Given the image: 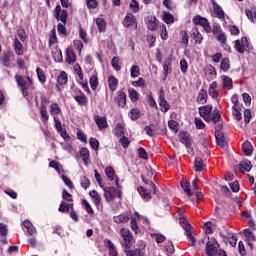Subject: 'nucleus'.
<instances>
[{
    "mask_svg": "<svg viewBox=\"0 0 256 256\" xmlns=\"http://www.w3.org/2000/svg\"><path fill=\"white\" fill-rule=\"evenodd\" d=\"M251 169H253V165L249 160H244L236 166V171H241L242 173H245V171L249 172Z\"/></svg>",
    "mask_w": 256,
    "mask_h": 256,
    "instance_id": "13",
    "label": "nucleus"
},
{
    "mask_svg": "<svg viewBox=\"0 0 256 256\" xmlns=\"http://www.w3.org/2000/svg\"><path fill=\"white\" fill-rule=\"evenodd\" d=\"M120 235L123 239L122 245L126 247V249H129V245H131V241H133V234L129 229L122 228L120 230Z\"/></svg>",
    "mask_w": 256,
    "mask_h": 256,
    "instance_id": "5",
    "label": "nucleus"
},
{
    "mask_svg": "<svg viewBox=\"0 0 256 256\" xmlns=\"http://www.w3.org/2000/svg\"><path fill=\"white\" fill-rule=\"evenodd\" d=\"M146 25L149 31H157L159 27V20L155 16H148L146 18Z\"/></svg>",
    "mask_w": 256,
    "mask_h": 256,
    "instance_id": "11",
    "label": "nucleus"
},
{
    "mask_svg": "<svg viewBox=\"0 0 256 256\" xmlns=\"http://www.w3.org/2000/svg\"><path fill=\"white\" fill-rule=\"evenodd\" d=\"M75 101L78 102L79 105H82L85 107L87 105V96L83 95H78L74 97Z\"/></svg>",
    "mask_w": 256,
    "mask_h": 256,
    "instance_id": "44",
    "label": "nucleus"
},
{
    "mask_svg": "<svg viewBox=\"0 0 256 256\" xmlns=\"http://www.w3.org/2000/svg\"><path fill=\"white\" fill-rule=\"evenodd\" d=\"M138 155L141 159H145V161L149 159V154H147V151L142 147L138 149Z\"/></svg>",
    "mask_w": 256,
    "mask_h": 256,
    "instance_id": "58",
    "label": "nucleus"
},
{
    "mask_svg": "<svg viewBox=\"0 0 256 256\" xmlns=\"http://www.w3.org/2000/svg\"><path fill=\"white\" fill-rule=\"evenodd\" d=\"M127 256H141V251L140 250H126L125 251Z\"/></svg>",
    "mask_w": 256,
    "mask_h": 256,
    "instance_id": "64",
    "label": "nucleus"
},
{
    "mask_svg": "<svg viewBox=\"0 0 256 256\" xmlns=\"http://www.w3.org/2000/svg\"><path fill=\"white\" fill-rule=\"evenodd\" d=\"M114 223H127L129 221V216L127 214H121L118 216H114Z\"/></svg>",
    "mask_w": 256,
    "mask_h": 256,
    "instance_id": "30",
    "label": "nucleus"
},
{
    "mask_svg": "<svg viewBox=\"0 0 256 256\" xmlns=\"http://www.w3.org/2000/svg\"><path fill=\"white\" fill-rule=\"evenodd\" d=\"M50 115H52L53 119H55L57 115H61V107H59V104L52 103L50 105Z\"/></svg>",
    "mask_w": 256,
    "mask_h": 256,
    "instance_id": "23",
    "label": "nucleus"
},
{
    "mask_svg": "<svg viewBox=\"0 0 256 256\" xmlns=\"http://www.w3.org/2000/svg\"><path fill=\"white\" fill-rule=\"evenodd\" d=\"M119 85V80L115 76H110L108 78V87L110 91H117V87Z\"/></svg>",
    "mask_w": 256,
    "mask_h": 256,
    "instance_id": "20",
    "label": "nucleus"
},
{
    "mask_svg": "<svg viewBox=\"0 0 256 256\" xmlns=\"http://www.w3.org/2000/svg\"><path fill=\"white\" fill-rule=\"evenodd\" d=\"M114 133L117 137H123V135H125V128L123 127V124L118 123L114 129Z\"/></svg>",
    "mask_w": 256,
    "mask_h": 256,
    "instance_id": "34",
    "label": "nucleus"
},
{
    "mask_svg": "<svg viewBox=\"0 0 256 256\" xmlns=\"http://www.w3.org/2000/svg\"><path fill=\"white\" fill-rule=\"evenodd\" d=\"M197 103H199V105H205V103H207V90H200L197 96Z\"/></svg>",
    "mask_w": 256,
    "mask_h": 256,
    "instance_id": "22",
    "label": "nucleus"
},
{
    "mask_svg": "<svg viewBox=\"0 0 256 256\" xmlns=\"http://www.w3.org/2000/svg\"><path fill=\"white\" fill-rule=\"evenodd\" d=\"M219 249V242L215 238L212 241L206 243V255L207 256H217Z\"/></svg>",
    "mask_w": 256,
    "mask_h": 256,
    "instance_id": "4",
    "label": "nucleus"
},
{
    "mask_svg": "<svg viewBox=\"0 0 256 256\" xmlns=\"http://www.w3.org/2000/svg\"><path fill=\"white\" fill-rule=\"evenodd\" d=\"M96 25H97L100 33L105 32V30L107 29V22H105V20L103 18H97Z\"/></svg>",
    "mask_w": 256,
    "mask_h": 256,
    "instance_id": "26",
    "label": "nucleus"
},
{
    "mask_svg": "<svg viewBox=\"0 0 256 256\" xmlns=\"http://www.w3.org/2000/svg\"><path fill=\"white\" fill-rule=\"evenodd\" d=\"M124 27H135L137 29V19L132 13H127L124 21H123Z\"/></svg>",
    "mask_w": 256,
    "mask_h": 256,
    "instance_id": "10",
    "label": "nucleus"
},
{
    "mask_svg": "<svg viewBox=\"0 0 256 256\" xmlns=\"http://www.w3.org/2000/svg\"><path fill=\"white\" fill-rule=\"evenodd\" d=\"M119 143H121L122 147L124 149H127V147H129L131 141H129V138L122 136L119 140Z\"/></svg>",
    "mask_w": 256,
    "mask_h": 256,
    "instance_id": "59",
    "label": "nucleus"
},
{
    "mask_svg": "<svg viewBox=\"0 0 256 256\" xmlns=\"http://www.w3.org/2000/svg\"><path fill=\"white\" fill-rule=\"evenodd\" d=\"M180 225L186 231V235L188 233H191V229H193V227L191 226V224H189V221H187L185 218L180 219Z\"/></svg>",
    "mask_w": 256,
    "mask_h": 256,
    "instance_id": "31",
    "label": "nucleus"
},
{
    "mask_svg": "<svg viewBox=\"0 0 256 256\" xmlns=\"http://www.w3.org/2000/svg\"><path fill=\"white\" fill-rule=\"evenodd\" d=\"M220 69H222V71H229V69H231V64L229 61V58H223L221 60V64H220Z\"/></svg>",
    "mask_w": 256,
    "mask_h": 256,
    "instance_id": "33",
    "label": "nucleus"
},
{
    "mask_svg": "<svg viewBox=\"0 0 256 256\" xmlns=\"http://www.w3.org/2000/svg\"><path fill=\"white\" fill-rule=\"evenodd\" d=\"M210 97H219V92H217V82H212L209 87Z\"/></svg>",
    "mask_w": 256,
    "mask_h": 256,
    "instance_id": "29",
    "label": "nucleus"
},
{
    "mask_svg": "<svg viewBox=\"0 0 256 256\" xmlns=\"http://www.w3.org/2000/svg\"><path fill=\"white\" fill-rule=\"evenodd\" d=\"M15 79H16V83L19 85L22 91V95L24 97H27L29 95V93L27 92V89H29V86L32 85L33 80L31 79V77H27V80H28V83H27L25 78H23V76L21 75H16Z\"/></svg>",
    "mask_w": 256,
    "mask_h": 256,
    "instance_id": "2",
    "label": "nucleus"
},
{
    "mask_svg": "<svg viewBox=\"0 0 256 256\" xmlns=\"http://www.w3.org/2000/svg\"><path fill=\"white\" fill-rule=\"evenodd\" d=\"M123 192L121 190L115 189V187H106L104 188V197L106 201H113L115 197L121 199Z\"/></svg>",
    "mask_w": 256,
    "mask_h": 256,
    "instance_id": "3",
    "label": "nucleus"
},
{
    "mask_svg": "<svg viewBox=\"0 0 256 256\" xmlns=\"http://www.w3.org/2000/svg\"><path fill=\"white\" fill-rule=\"evenodd\" d=\"M242 150L247 157H251V155H253V145H251L249 141L242 144Z\"/></svg>",
    "mask_w": 256,
    "mask_h": 256,
    "instance_id": "21",
    "label": "nucleus"
},
{
    "mask_svg": "<svg viewBox=\"0 0 256 256\" xmlns=\"http://www.w3.org/2000/svg\"><path fill=\"white\" fill-rule=\"evenodd\" d=\"M148 187L150 188L145 189L143 187L138 188V193L141 195V197H143V199L149 200L152 199L153 195H157V186H155V183H153V181H150L148 183Z\"/></svg>",
    "mask_w": 256,
    "mask_h": 256,
    "instance_id": "1",
    "label": "nucleus"
},
{
    "mask_svg": "<svg viewBox=\"0 0 256 256\" xmlns=\"http://www.w3.org/2000/svg\"><path fill=\"white\" fill-rule=\"evenodd\" d=\"M54 17L57 21H61L64 25H67V17L68 13L67 10L61 9V5H57L54 9Z\"/></svg>",
    "mask_w": 256,
    "mask_h": 256,
    "instance_id": "6",
    "label": "nucleus"
},
{
    "mask_svg": "<svg viewBox=\"0 0 256 256\" xmlns=\"http://www.w3.org/2000/svg\"><path fill=\"white\" fill-rule=\"evenodd\" d=\"M99 85V79L97 78V76H92L90 78V87L93 91H95V89H97V86Z\"/></svg>",
    "mask_w": 256,
    "mask_h": 256,
    "instance_id": "56",
    "label": "nucleus"
},
{
    "mask_svg": "<svg viewBox=\"0 0 256 256\" xmlns=\"http://www.w3.org/2000/svg\"><path fill=\"white\" fill-rule=\"evenodd\" d=\"M219 126H216V130H215V137H216V143L217 145H219V147L223 148L225 147V134H223V132H221L220 129H218Z\"/></svg>",
    "mask_w": 256,
    "mask_h": 256,
    "instance_id": "12",
    "label": "nucleus"
},
{
    "mask_svg": "<svg viewBox=\"0 0 256 256\" xmlns=\"http://www.w3.org/2000/svg\"><path fill=\"white\" fill-rule=\"evenodd\" d=\"M53 59L56 63H61V61H63V53L61 50H57L53 53Z\"/></svg>",
    "mask_w": 256,
    "mask_h": 256,
    "instance_id": "52",
    "label": "nucleus"
},
{
    "mask_svg": "<svg viewBox=\"0 0 256 256\" xmlns=\"http://www.w3.org/2000/svg\"><path fill=\"white\" fill-rule=\"evenodd\" d=\"M191 37H193L195 43L198 45H201L203 43V35H201V32H199V29L193 28L191 30Z\"/></svg>",
    "mask_w": 256,
    "mask_h": 256,
    "instance_id": "17",
    "label": "nucleus"
},
{
    "mask_svg": "<svg viewBox=\"0 0 256 256\" xmlns=\"http://www.w3.org/2000/svg\"><path fill=\"white\" fill-rule=\"evenodd\" d=\"M244 237H246L248 247H250V249L253 250V241H256V237H255V234H253V231H250L249 229H245Z\"/></svg>",
    "mask_w": 256,
    "mask_h": 256,
    "instance_id": "14",
    "label": "nucleus"
},
{
    "mask_svg": "<svg viewBox=\"0 0 256 256\" xmlns=\"http://www.w3.org/2000/svg\"><path fill=\"white\" fill-rule=\"evenodd\" d=\"M213 123H219L221 121V112H219V109L215 108L213 113L209 115V122Z\"/></svg>",
    "mask_w": 256,
    "mask_h": 256,
    "instance_id": "24",
    "label": "nucleus"
},
{
    "mask_svg": "<svg viewBox=\"0 0 256 256\" xmlns=\"http://www.w3.org/2000/svg\"><path fill=\"white\" fill-rule=\"evenodd\" d=\"M163 15H164L163 21H164V23H167V25H169L175 21V17H173L170 12H164Z\"/></svg>",
    "mask_w": 256,
    "mask_h": 256,
    "instance_id": "39",
    "label": "nucleus"
},
{
    "mask_svg": "<svg viewBox=\"0 0 256 256\" xmlns=\"http://www.w3.org/2000/svg\"><path fill=\"white\" fill-rule=\"evenodd\" d=\"M111 64L115 71H121V60L119 57H114L111 61Z\"/></svg>",
    "mask_w": 256,
    "mask_h": 256,
    "instance_id": "41",
    "label": "nucleus"
},
{
    "mask_svg": "<svg viewBox=\"0 0 256 256\" xmlns=\"http://www.w3.org/2000/svg\"><path fill=\"white\" fill-rule=\"evenodd\" d=\"M168 127L173 131L174 133H177L179 131V124L175 120H170L168 122Z\"/></svg>",
    "mask_w": 256,
    "mask_h": 256,
    "instance_id": "46",
    "label": "nucleus"
},
{
    "mask_svg": "<svg viewBox=\"0 0 256 256\" xmlns=\"http://www.w3.org/2000/svg\"><path fill=\"white\" fill-rule=\"evenodd\" d=\"M193 23L195 25H200L206 31V33H211V25H209V21L206 18L201 16H196L193 18Z\"/></svg>",
    "mask_w": 256,
    "mask_h": 256,
    "instance_id": "8",
    "label": "nucleus"
},
{
    "mask_svg": "<svg viewBox=\"0 0 256 256\" xmlns=\"http://www.w3.org/2000/svg\"><path fill=\"white\" fill-rule=\"evenodd\" d=\"M194 167H195V170L198 171V172L203 171V167H204L203 159L196 158Z\"/></svg>",
    "mask_w": 256,
    "mask_h": 256,
    "instance_id": "51",
    "label": "nucleus"
},
{
    "mask_svg": "<svg viewBox=\"0 0 256 256\" xmlns=\"http://www.w3.org/2000/svg\"><path fill=\"white\" fill-rule=\"evenodd\" d=\"M36 72H37V77L39 81L41 83H45V81H47V78L45 77V73L43 72V70L41 68H37Z\"/></svg>",
    "mask_w": 256,
    "mask_h": 256,
    "instance_id": "54",
    "label": "nucleus"
},
{
    "mask_svg": "<svg viewBox=\"0 0 256 256\" xmlns=\"http://www.w3.org/2000/svg\"><path fill=\"white\" fill-rule=\"evenodd\" d=\"M58 211H60V213H69V203L62 201Z\"/></svg>",
    "mask_w": 256,
    "mask_h": 256,
    "instance_id": "53",
    "label": "nucleus"
},
{
    "mask_svg": "<svg viewBox=\"0 0 256 256\" xmlns=\"http://www.w3.org/2000/svg\"><path fill=\"white\" fill-rule=\"evenodd\" d=\"M80 157L85 165H89V150L87 148H82L80 150Z\"/></svg>",
    "mask_w": 256,
    "mask_h": 256,
    "instance_id": "28",
    "label": "nucleus"
},
{
    "mask_svg": "<svg viewBox=\"0 0 256 256\" xmlns=\"http://www.w3.org/2000/svg\"><path fill=\"white\" fill-rule=\"evenodd\" d=\"M212 111H213V106L211 105L199 107L200 117L203 118L204 121H206V123H209V119H210L209 116L211 115Z\"/></svg>",
    "mask_w": 256,
    "mask_h": 256,
    "instance_id": "9",
    "label": "nucleus"
},
{
    "mask_svg": "<svg viewBox=\"0 0 256 256\" xmlns=\"http://www.w3.org/2000/svg\"><path fill=\"white\" fill-rule=\"evenodd\" d=\"M235 47L238 53H245V47H243V44H241V40H236L235 41Z\"/></svg>",
    "mask_w": 256,
    "mask_h": 256,
    "instance_id": "61",
    "label": "nucleus"
},
{
    "mask_svg": "<svg viewBox=\"0 0 256 256\" xmlns=\"http://www.w3.org/2000/svg\"><path fill=\"white\" fill-rule=\"evenodd\" d=\"M57 83H59V85H65L67 83V73L65 71H62L57 77Z\"/></svg>",
    "mask_w": 256,
    "mask_h": 256,
    "instance_id": "43",
    "label": "nucleus"
},
{
    "mask_svg": "<svg viewBox=\"0 0 256 256\" xmlns=\"http://www.w3.org/2000/svg\"><path fill=\"white\" fill-rule=\"evenodd\" d=\"M105 244L107 245L110 251V256H117V250L115 249V244H113L111 240H105Z\"/></svg>",
    "mask_w": 256,
    "mask_h": 256,
    "instance_id": "35",
    "label": "nucleus"
},
{
    "mask_svg": "<svg viewBox=\"0 0 256 256\" xmlns=\"http://www.w3.org/2000/svg\"><path fill=\"white\" fill-rule=\"evenodd\" d=\"M233 110V116L235 117L236 121H241L242 115H241V107L232 108Z\"/></svg>",
    "mask_w": 256,
    "mask_h": 256,
    "instance_id": "57",
    "label": "nucleus"
},
{
    "mask_svg": "<svg viewBox=\"0 0 256 256\" xmlns=\"http://www.w3.org/2000/svg\"><path fill=\"white\" fill-rule=\"evenodd\" d=\"M133 87H145V79L139 78L137 81L132 82Z\"/></svg>",
    "mask_w": 256,
    "mask_h": 256,
    "instance_id": "63",
    "label": "nucleus"
},
{
    "mask_svg": "<svg viewBox=\"0 0 256 256\" xmlns=\"http://www.w3.org/2000/svg\"><path fill=\"white\" fill-rule=\"evenodd\" d=\"M223 85L225 89H233V79L229 76H223Z\"/></svg>",
    "mask_w": 256,
    "mask_h": 256,
    "instance_id": "40",
    "label": "nucleus"
},
{
    "mask_svg": "<svg viewBox=\"0 0 256 256\" xmlns=\"http://www.w3.org/2000/svg\"><path fill=\"white\" fill-rule=\"evenodd\" d=\"M94 121L98 127V129H107V118L103 116H95Z\"/></svg>",
    "mask_w": 256,
    "mask_h": 256,
    "instance_id": "16",
    "label": "nucleus"
},
{
    "mask_svg": "<svg viewBox=\"0 0 256 256\" xmlns=\"http://www.w3.org/2000/svg\"><path fill=\"white\" fill-rule=\"evenodd\" d=\"M90 196L92 199H94L95 205H99L101 203V196H99V193H97L95 190L90 192Z\"/></svg>",
    "mask_w": 256,
    "mask_h": 256,
    "instance_id": "50",
    "label": "nucleus"
},
{
    "mask_svg": "<svg viewBox=\"0 0 256 256\" xmlns=\"http://www.w3.org/2000/svg\"><path fill=\"white\" fill-rule=\"evenodd\" d=\"M116 103H118L119 107H123L127 104V94L123 91L118 92V96L116 97Z\"/></svg>",
    "mask_w": 256,
    "mask_h": 256,
    "instance_id": "19",
    "label": "nucleus"
},
{
    "mask_svg": "<svg viewBox=\"0 0 256 256\" xmlns=\"http://www.w3.org/2000/svg\"><path fill=\"white\" fill-rule=\"evenodd\" d=\"M40 114L44 121H49V114L47 113V107L40 108Z\"/></svg>",
    "mask_w": 256,
    "mask_h": 256,
    "instance_id": "62",
    "label": "nucleus"
},
{
    "mask_svg": "<svg viewBox=\"0 0 256 256\" xmlns=\"http://www.w3.org/2000/svg\"><path fill=\"white\" fill-rule=\"evenodd\" d=\"M204 230L207 235H213V223L212 222H206L204 224Z\"/></svg>",
    "mask_w": 256,
    "mask_h": 256,
    "instance_id": "55",
    "label": "nucleus"
},
{
    "mask_svg": "<svg viewBox=\"0 0 256 256\" xmlns=\"http://www.w3.org/2000/svg\"><path fill=\"white\" fill-rule=\"evenodd\" d=\"M189 182L187 181H183L181 182V187L184 191V193H186V195H188V197H193V192H191V188H189Z\"/></svg>",
    "mask_w": 256,
    "mask_h": 256,
    "instance_id": "37",
    "label": "nucleus"
},
{
    "mask_svg": "<svg viewBox=\"0 0 256 256\" xmlns=\"http://www.w3.org/2000/svg\"><path fill=\"white\" fill-rule=\"evenodd\" d=\"M105 173L108 178V181H113V179H115V170L113 169V167L111 166L106 167Z\"/></svg>",
    "mask_w": 256,
    "mask_h": 256,
    "instance_id": "36",
    "label": "nucleus"
},
{
    "mask_svg": "<svg viewBox=\"0 0 256 256\" xmlns=\"http://www.w3.org/2000/svg\"><path fill=\"white\" fill-rule=\"evenodd\" d=\"M128 93H129V97L131 99V101H138L139 100V93L136 92L135 89L131 88L128 90Z\"/></svg>",
    "mask_w": 256,
    "mask_h": 256,
    "instance_id": "47",
    "label": "nucleus"
},
{
    "mask_svg": "<svg viewBox=\"0 0 256 256\" xmlns=\"http://www.w3.org/2000/svg\"><path fill=\"white\" fill-rule=\"evenodd\" d=\"M80 183L83 189H89V186L91 185V182L89 181V179H87V177H82L80 179Z\"/></svg>",
    "mask_w": 256,
    "mask_h": 256,
    "instance_id": "60",
    "label": "nucleus"
},
{
    "mask_svg": "<svg viewBox=\"0 0 256 256\" xmlns=\"http://www.w3.org/2000/svg\"><path fill=\"white\" fill-rule=\"evenodd\" d=\"M75 61H77V55H75V52L71 50V48L66 49V63L72 65Z\"/></svg>",
    "mask_w": 256,
    "mask_h": 256,
    "instance_id": "18",
    "label": "nucleus"
},
{
    "mask_svg": "<svg viewBox=\"0 0 256 256\" xmlns=\"http://www.w3.org/2000/svg\"><path fill=\"white\" fill-rule=\"evenodd\" d=\"M179 137L183 145H185L186 147L191 146V135L189 134V132H185V131L179 132Z\"/></svg>",
    "mask_w": 256,
    "mask_h": 256,
    "instance_id": "15",
    "label": "nucleus"
},
{
    "mask_svg": "<svg viewBox=\"0 0 256 256\" xmlns=\"http://www.w3.org/2000/svg\"><path fill=\"white\" fill-rule=\"evenodd\" d=\"M159 105H160V107H162V111H164V113H167V110L170 109V107H171L169 105V103L167 102V100H165V98H163V96H160Z\"/></svg>",
    "mask_w": 256,
    "mask_h": 256,
    "instance_id": "38",
    "label": "nucleus"
},
{
    "mask_svg": "<svg viewBox=\"0 0 256 256\" xmlns=\"http://www.w3.org/2000/svg\"><path fill=\"white\" fill-rule=\"evenodd\" d=\"M129 115L133 121H136V119H139V117H141V111H139V109L134 108L130 111Z\"/></svg>",
    "mask_w": 256,
    "mask_h": 256,
    "instance_id": "49",
    "label": "nucleus"
},
{
    "mask_svg": "<svg viewBox=\"0 0 256 256\" xmlns=\"http://www.w3.org/2000/svg\"><path fill=\"white\" fill-rule=\"evenodd\" d=\"M211 4L214 17H217V19H220L221 21H225V11H223V8H221L215 0H211Z\"/></svg>",
    "mask_w": 256,
    "mask_h": 256,
    "instance_id": "7",
    "label": "nucleus"
},
{
    "mask_svg": "<svg viewBox=\"0 0 256 256\" xmlns=\"http://www.w3.org/2000/svg\"><path fill=\"white\" fill-rule=\"evenodd\" d=\"M129 7L133 13H139V2L137 0H131Z\"/></svg>",
    "mask_w": 256,
    "mask_h": 256,
    "instance_id": "45",
    "label": "nucleus"
},
{
    "mask_svg": "<svg viewBox=\"0 0 256 256\" xmlns=\"http://www.w3.org/2000/svg\"><path fill=\"white\" fill-rule=\"evenodd\" d=\"M9 234V228L7 227V224L0 223V235L1 237H7Z\"/></svg>",
    "mask_w": 256,
    "mask_h": 256,
    "instance_id": "48",
    "label": "nucleus"
},
{
    "mask_svg": "<svg viewBox=\"0 0 256 256\" xmlns=\"http://www.w3.org/2000/svg\"><path fill=\"white\" fill-rule=\"evenodd\" d=\"M171 58H167L164 60L163 69H164V77L167 78L169 75V71H171Z\"/></svg>",
    "mask_w": 256,
    "mask_h": 256,
    "instance_id": "32",
    "label": "nucleus"
},
{
    "mask_svg": "<svg viewBox=\"0 0 256 256\" xmlns=\"http://www.w3.org/2000/svg\"><path fill=\"white\" fill-rule=\"evenodd\" d=\"M14 49L16 55H23V44H21L19 38L14 39Z\"/></svg>",
    "mask_w": 256,
    "mask_h": 256,
    "instance_id": "25",
    "label": "nucleus"
},
{
    "mask_svg": "<svg viewBox=\"0 0 256 256\" xmlns=\"http://www.w3.org/2000/svg\"><path fill=\"white\" fill-rule=\"evenodd\" d=\"M13 57V53H11L10 51L6 52L4 54V57L0 58L1 63L5 66V67H9V61H11V58Z\"/></svg>",
    "mask_w": 256,
    "mask_h": 256,
    "instance_id": "27",
    "label": "nucleus"
},
{
    "mask_svg": "<svg viewBox=\"0 0 256 256\" xmlns=\"http://www.w3.org/2000/svg\"><path fill=\"white\" fill-rule=\"evenodd\" d=\"M130 75L133 79H135V77H139V75H141V69L139 68V66H132L130 69Z\"/></svg>",
    "mask_w": 256,
    "mask_h": 256,
    "instance_id": "42",
    "label": "nucleus"
}]
</instances>
